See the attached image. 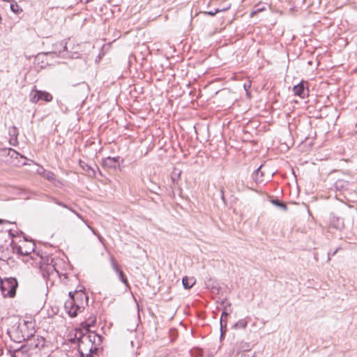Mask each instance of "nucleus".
I'll use <instances>...</instances> for the list:
<instances>
[{"label": "nucleus", "mask_w": 357, "mask_h": 357, "mask_svg": "<svg viewBox=\"0 0 357 357\" xmlns=\"http://www.w3.org/2000/svg\"><path fill=\"white\" fill-rule=\"evenodd\" d=\"M55 203L56 204H58L59 206H62L63 208H68V207H69L68 205L63 204V202H59V201L55 202Z\"/></svg>", "instance_id": "obj_30"}, {"label": "nucleus", "mask_w": 357, "mask_h": 357, "mask_svg": "<svg viewBox=\"0 0 357 357\" xmlns=\"http://www.w3.org/2000/svg\"><path fill=\"white\" fill-rule=\"evenodd\" d=\"M192 356L194 357H203V351L200 349H195L192 351Z\"/></svg>", "instance_id": "obj_23"}, {"label": "nucleus", "mask_w": 357, "mask_h": 357, "mask_svg": "<svg viewBox=\"0 0 357 357\" xmlns=\"http://www.w3.org/2000/svg\"><path fill=\"white\" fill-rule=\"evenodd\" d=\"M87 227L92 231V232L93 233V234H95L96 236H98L99 234H98L96 232V231L93 228L91 227V226H89V225H87Z\"/></svg>", "instance_id": "obj_31"}, {"label": "nucleus", "mask_w": 357, "mask_h": 357, "mask_svg": "<svg viewBox=\"0 0 357 357\" xmlns=\"http://www.w3.org/2000/svg\"><path fill=\"white\" fill-rule=\"evenodd\" d=\"M230 8V6H227V7H222L220 9H226V10H227L229 8Z\"/></svg>", "instance_id": "obj_38"}, {"label": "nucleus", "mask_w": 357, "mask_h": 357, "mask_svg": "<svg viewBox=\"0 0 357 357\" xmlns=\"http://www.w3.org/2000/svg\"><path fill=\"white\" fill-rule=\"evenodd\" d=\"M75 294H77V298H80L81 300H82L84 298L87 301L88 300V296H86L83 292H81V293H77V292H72V291H70L69 292V296H70V298H75Z\"/></svg>", "instance_id": "obj_17"}, {"label": "nucleus", "mask_w": 357, "mask_h": 357, "mask_svg": "<svg viewBox=\"0 0 357 357\" xmlns=\"http://www.w3.org/2000/svg\"><path fill=\"white\" fill-rule=\"evenodd\" d=\"M180 175H181V172H178V173H176L175 172H174L172 173V180L173 183H174L176 180L178 179Z\"/></svg>", "instance_id": "obj_26"}, {"label": "nucleus", "mask_w": 357, "mask_h": 357, "mask_svg": "<svg viewBox=\"0 0 357 357\" xmlns=\"http://www.w3.org/2000/svg\"><path fill=\"white\" fill-rule=\"evenodd\" d=\"M308 83L305 81H301L297 85L293 87V91L296 96H298L301 98H304L306 95L308 94V89H307Z\"/></svg>", "instance_id": "obj_8"}, {"label": "nucleus", "mask_w": 357, "mask_h": 357, "mask_svg": "<svg viewBox=\"0 0 357 357\" xmlns=\"http://www.w3.org/2000/svg\"><path fill=\"white\" fill-rule=\"evenodd\" d=\"M265 8L264 7L259 8L258 6H257L256 9L251 13V16H253L255 14H256V13H259L260 11H262Z\"/></svg>", "instance_id": "obj_28"}, {"label": "nucleus", "mask_w": 357, "mask_h": 357, "mask_svg": "<svg viewBox=\"0 0 357 357\" xmlns=\"http://www.w3.org/2000/svg\"><path fill=\"white\" fill-rule=\"evenodd\" d=\"M52 99V96L47 91L33 89L30 93V101L33 103H36L40 100L51 102Z\"/></svg>", "instance_id": "obj_5"}, {"label": "nucleus", "mask_w": 357, "mask_h": 357, "mask_svg": "<svg viewBox=\"0 0 357 357\" xmlns=\"http://www.w3.org/2000/svg\"><path fill=\"white\" fill-rule=\"evenodd\" d=\"M75 215H77L79 219H81L82 220L84 221V218H83V217H82V215H80V214H79V213H76V214H75Z\"/></svg>", "instance_id": "obj_34"}, {"label": "nucleus", "mask_w": 357, "mask_h": 357, "mask_svg": "<svg viewBox=\"0 0 357 357\" xmlns=\"http://www.w3.org/2000/svg\"><path fill=\"white\" fill-rule=\"evenodd\" d=\"M5 222L9 223V222H8V221H6V220H2V219H0V224L5 223Z\"/></svg>", "instance_id": "obj_36"}, {"label": "nucleus", "mask_w": 357, "mask_h": 357, "mask_svg": "<svg viewBox=\"0 0 357 357\" xmlns=\"http://www.w3.org/2000/svg\"><path fill=\"white\" fill-rule=\"evenodd\" d=\"M12 249L13 252L22 256H28L34 250L33 244H31L29 248H24L22 245H18L14 243L12 244Z\"/></svg>", "instance_id": "obj_9"}, {"label": "nucleus", "mask_w": 357, "mask_h": 357, "mask_svg": "<svg viewBox=\"0 0 357 357\" xmlns=\"http://www.w3.org/2000/svg\"><path fill=\"white\" fill-rule=\"evenodd\" d=\"M43 176L49 181H54L56 178L55 174L50 171H45L43 172Z\"/></svg>", "instance_id": "obj_21"}, {"label": "nucleus", "mask_w": 357, "mask_h": 357, "mask_svg": "<svg viewBox=\"0 0 357 357\" xmlns=\"http://www.w3.org/2000/svg\"><path fill=\"white\" fill-rule=\"evenodd\" d=\"M64 308L70 317H75L80 310L81 307L76 303L75 298H69L66 301Z\"/></svg>", "instance_id": "obj_6"}, {"label": "nucleus", "mask_w": 357, "mask_h": 357, "mask_svg": "<svg viewBox=\"0 0 357 357\" xmlns=\"http://www.w3.org/2000/svg\"><path fill=\"white\" fill-rule=\"evenodd\" d=\"M261 166L258 167L252 175V178L256 183H261L263 181L262 176L263 172L261 171Z\"/></svg>", "instance_id": "obj_13"}, {"label": "nucleus", "mask_w": 357, "mask_h": 357, "mask_svg": "<svg viewBox=\"0 0 357 357\" xmlns=\"http://www.w3.org/2000/svg\"><path fill=\"white\" fill-rule=\"evenodd\" d=\"M96 317H90L88 321L82 322L81 326L86 330L87 334L82 335V337H86L89 342L93 344V347L98 345L102 342L101 336L95 333H91L89 328L93 326L96 323Z\"/></svg>", "instance_id": "obj_2"}, {"label": "nucleus", "mask_w": 357, "mask_h": 357, "mask_svg": "<svg viewBox=\"0 0 357 357\" xmlns=\"http://www.w3.org/2000/svg\"><path fill=\"white\" fill-rule=\"evenodd\" d=\"M196 280L195 278L191 277L188 278L187 276H185L182 280V283L183 285V287L185 289H189L195 284Z\"/></svg>", "instance_id": "obj_11"}, {"label": "nucleus", "mask_w": 357, "mask_h": 357, "mask_svg": "<svg viewBox=\"0 0 357 357\" xmlns=\"http://www.w3.org/2000/svg\"><path fill=\"white\" fill-rule=\"evenodd\" d=\"M10 339L15 342H22L33 336L34 331H29L27 323H18L8 330Z\"/></svg>", "instance_id": "obj_1"}, {"label": "nucleus", "mask_w": 357, "mask_h": 357, "mask_svg": "<svg viewBox=\"0 0 357 357\" xmlns=\"http://www.w3.org/2000/svg\"><path fill=\"white\" fill-rule=\"evenodd\" d=\"M3 1L10 2L11 0H2Z\"/></svg>", "instance_id": "obj_39"}, {"label": "nucleus", "mask_w": 357, "mask_h": 357, "mask_svg": "<svg viewBox=\"0 0 357 357\" xmlns=\"http://www.w3.org/2000/svg\"><path fill=\"white\" fill-rule=\"evenodd\" d=\"M222 11H226V9H215V10L208 11L207 13L211 16H214L215 14Z\"/></svg>", "instance_id": "obj_25"}, {"label": "nucleus", "mask_w": 357, "mask_h": 357, "mask_svg": "<svg viewBox=\"0 0 357 357\" xmlns=\"http://www.w3.org/2000/svg\"><path fill=\"white\" fill-rule=\"evenodd\" d=\"M55 268L54 267V266H48V271H54Z\"/></svg>", "instance_id": "obj_35"}, {"label": "nucleus", "mask_w": 357, "mask_h": 357, "mask_svg": "<svg viewBox=\"0 0 357 357\" xmlns=\"http://www.w3.org/2000/svg\"><path fill=\"white\" fill-rule=\"evenodd\" d=\"M227 305L224 307V310L222 311L221 317H220V331H221V336H222L226 332V323L227 318L231 312V310L229 308L230 303H226Z\"/></svg>", "instance_id": "obj_7"}, {"label": "nucleus", "mask_w": 357, "mask_h": 357, "mask_svg": "<svg viewBox=\"0 0 357 357\" xmlns=\"http://www.w3.org/2000/svg\"><path fill=\"white\" fill-rule=\"evenodd\" d=\"M82 163L83 164H82V162H80V165H81V167H82V169L86 171L90 176H96L95 169L89 165L88 164H86L85 162H82Z\"/></svg>", "instance_id": "obj_15"}, {"label": "nucleus", "mask_w": 357, "mask_h": 357, "mask_svg": "<svg viewBox=\"0 0 357 357\" xmlns=\"http://www.w3.org/2000/svg\"><path fill=\"white\" fill-rule=\"evenodd\" d=\"M97 237H98V240H99L102 243H103L104 238H102L100 234H98V235L97 236Z\"/></svg>", "instance_id": "obj_32"}, {"label": "nucleus", "mask_w": 357, "mask_h": 357, "mask_svg": "<svg viewBox=\"0 0 357 357\" xmlns=\"http://www.w3.org/2000/svg\"><path fill=\"white\" fill-rule=\"evenodd\" d=\"M331 225L335 229H341L343 227V220L339 218L333 217L331 220Z\"/></svg>", "instance_id": "obj_14"}, {"label": "nucleus", "mask_w": 357, "mask_h": 357, "mask_svg": "<svg viewBox=\"0 0 357 357\" xmlns=\"http://www.w3.org/2000/svg\"><path fill=\"white\" fill-rule=\"evenodd\" d=\"M96 349V347H93V344L86 337H82V335L78 337V351L81 357H90L93 351Z\"/></svg>", "instance_id": "obj_4"}, {"label": "nucleus", "mask_w": 357, "mask_h": 357, "mask_svg": "<svg viewBox=\"0 0 357 357\" xmlns=\"http://www.w3.org/2000/svg\"><path fill=\"white\" fill-rule=\"evenodd\" d=\"M22 354V352L21 350H19V349L15 350L13 354V357H19V355Z\"/></svg>", "instance_id": "obj_29"}, {"label": "nucleus", "mask_w": 357, "mask_h": 357, "mask_svg": "<svg viewBox=\"0 0 357 357\" xmlns=\"http://www.w3.org/2000/svg\"><path fill=\"white\" fill-rule=\"evenodd\" d=\"M10 9L13 12L17 13L19 12V6L17 3H11Z\"/></svg>", "instance_id": "obj_27"}, {"label": "nucleus", "mask_w": 357, "mask_h": 357, "mask_svg": "<svg viewBox=\"0 0 357 357\" xmlns=\"http://www.w3.org/2000/svg\"><path fill=\"white\" fill-rule=\"evenodd\" d=\"M221 192L222 194V197H224V195H223V190H221Z\"/></svg>", "instance_id": "obj_40"}, {"label": "nucleus", "mask_w": 357, "mask_h": 357, "mask_svg": "<svg viewBox=\"0 0 357 357\" xmlns=\"http://www.w3.org/2000/svg\"><path fill=\"white\" fill-rule=\"evenodd\" d=\"M75 215H77L79 219H81L82 220L84 221V218H83V217H82V215H80V214H79V213H76V214H75Z\"/></svg>", "instance_id": "obj_33"}, {"label": "nucleus", "mask_w": 357, "mask_h": 357, "mask_svg": "<svg viewBox=\"0 0 357 357\" xmlns=\"http://www.w3.org/2000/svg\"><path fill=\"white\" fill-rule=\"evenodd\" d=\"M18 286L15 278H8L1 282V290L4 297L13 298L16 294V289Z\"/></svg>", "instance_id": "obj_3"}, {"label": "nucleus", "mask_w": 357, "mask_h": 357, "mask_svg": "<svg viewBox=\"0 0 357 357\" xmlns=\"http://www.w3.org/2000/svg\"><path fill=\"white\" fill-rule=\"evenodd\" d=\"M245 346H241L238 352H242L241 357H255V352H250L249 344H245Z\"/></svg>", "instance_id": "obj_12"}, {"label": "nucleus", "mask_w": 357, "mask_h": 357, "mask_svg": "<svg viewBox=\"0 0 357 357\" xmlns=\"http://www.w3.org/2000/svg\"><path fill=\"white\" fill-rule=\"evenodd\" d=\"M119 157H107L102 160V166L107 169H115L118 166Z\"/></svg>", "instance_id": "obj_10"}, {"label": "nucleus", "mask_w": 357, "mask_h": 357, "mask_svg": "<svg viewBox=\"0 0 357 357\" xmlns=\"http://www.w3.org/2000/svg\"><path fill=\"white\" fill-rule=\"evenodd\" d=\"M68 210H70V211H72L73 213H74L75 214H76V213H77L75 210H73V209L72 208H70V207H68Z\"/></svg>", "instance_id": "obj_37"}, {"label": "nucleus", "mask_w": 357, "mask_h": 357, "mask_svg": "<svg viewBox=\"0 0 357 357\" xmlns=\"http://www.w3.org/2000/svg\"><path fill=\"white\" fill-rule=\"evenodd\" d=\"M111 261H112V268L114 269V271L116 273H118V271H121V269L119 268V265L117 264L116 261H115V259L114 258L111 259Z\"/></svg>", "instance_id": "obj_24"}, {"label": "nucleus", "mask_w": 357, "mask_h": 357, "mask_svg": "<svg viewBox=\"0 0 357 357\" xmlns=\"http://www.w3.org/2000/svg\"><path fill=\"white\" fill-rule=\"evenodd\" d=\"M247 325V321H245V319H241L234 324V327L236 328H245Z\"/></svg>", "instance_id": "obj_20"}, {"label": "nucleus", "mask_w": 357, "mask_h": 357, "mask_svg": "<svg viewBox=\"0 0 357 357\" xmlns=\"http://www.w3.org/2000/svg\"><path fill=\"white\" fill-rule=\"evenodd\" d=\"M9 135L16 139L18 135V129L15 126L10 127L9 128Z\"/></svg>", "instance_id": "obj_22"}, {"label": "nucleus", "mask_w": 357, "mask_h": 357, "mask_svg": "<svg viewBox=\"0 0 357 357\" xmlns=\"http://www.w3.org/2000/svg\"><path fill=\"white\" fill-rule=\"evenodd\" d=\"M271 202L274 205L280 207L283 211H287V205L284 203H282V202H280L278 199H272Z\"/></svg>", "instance_id": "obj_18"}, {"label": "nucleus", "mask_w": 357, "mask_h": 357, "mask_svg": "<svg viewBox=\"0 0 357 357\" xmlns=\"http://www.w3.org/2000/svg\"><path fill=\"white\" fill-rule=\"evenodd\" d=\"M116 274L119 275V278L121 280V281L123 284H125L126 286H128V281L127 280V278L124 275L123 271L122 270L118 271V273H116Z\"/></svg>", "instance_id": "obj_19"}, {"label": "nucleus", "mask_w": 357, "mask_h": 357, "mask_svg": "<svg viewBox=\"0 0 357 357\" xmlns=\"http://www.w3.org/2000/svg\"><path fill=\"white\" fill-rule=\"evenodd\" d=\"M349 185V183L344 180H338L335 183V186L337 189L343 190L344 188H346Z\"/></svg>", "instance_id": "obj_16"}]
</instances>
